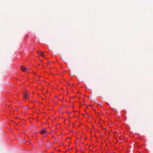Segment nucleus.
<instances>
[{
    "label": "nucleus",
    "instance_id": "nucleus-1",
    "mask_svg": "<svg viewBox=\"0 0 153 153\" xmlns=\"http://www.w3.org/2000/svg\"><path fill=\"white\" fill-rule=\"evenodd\" d=\"M21 70L23 72H25L27 69V68H26L23 66H21Z\"/></svg>",
    "mask_w": 153,
    "mask_h": 153
},
{
    "label": "nucleus",
    "instance_id": "nucleus-2",
    "mask_svg": "<svg viewBox=\"0 0 153 153\" xmlns=\"http://www.w3.org/2000/svg\"><path fill=\"white\" fill-rule=\"evenodd\" d=\"M46 131L45 129H42L40 131V133L42 134H44L46 133Z\"/></svg>",
    "mask_w": 153,
    "mask_h": 153
},
{
    "label": "nucleus",
    "instance_id": "nucleus-3",
    "mask_svg": "<svg viewBox=\"0 0 153 153\" xmlns=\"http://www.w3.org/2000/svg\"><path fill=\"white\" fill-rule=\"evenodd\" d=\"M28 94L27 93H26L25 94H24V98L25 99H27L28 97Z\"/></svg>",
    "mask_w": 153,
    "mask_h": 153
},
{
    "label": "nucleus",
    "instance_id": "nucleus-4",
    "mask_svg": "<svg viewBox=\"0 0 153 153\" xmlns=\"http://www.w3.org/2000/svg\"><path fill=\"white\" fill-rule=\"evenodd\" d=\"M39 54L40 56L42 57H43L44 56V55L42 52H40Z\"/></svg>",
    "mask_w": 153,
    "mask_h": 153
}]
</instances>
